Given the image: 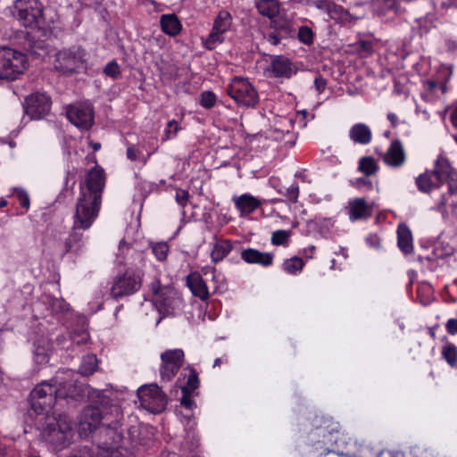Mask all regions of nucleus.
Segmentation results:
<instances>
[{
    "label": "nucleus",
    "instance_id": "obj_56",
    "mask_svg": "<svg viewBox=\"0 0 457 457\" xmlns=\"http://www.w3.org/2000/svg\"><path fill=\"white\" fill-rule=\"evenodd\" d=\"M127 157L130 161H136L137 160V151L135 150V148L133 146H129L127 148Z\"/></svg>",
    "mask_w": 457,
    "mask_h": 457
},
{
    "label": "nucleus",
    "instance_id": "obj_5",
    "mask_svg": "<svg viewBox=\"0 0 457 457\" xmlns=\"http://www.w3.org/2000/svg\"><path fill=\"white\" fill-rule=\"evenodd\" d=\"M110 405H114L111 400L103 396L97 405H89L83 409L79 417V430L83 435H87L96 430L100 424L110 420Z\"/></svg>",
    "mask_w": 457,
    "mask_h": 457
},
{
    "label": "nucleus",
    "instance_id": "obj_7",
    "mask_svg": "<svg viewBox=\"0 0 457 457\" xmlns=\"http://www.w3.org/2000/svg\"><path fill=\"white\" fill-rule=\"evenodd\" d=\"M11 12L24 27H36L44 23L43 4L39 0H15Z\"/></svg>",
    "mask_w": 457,
    "mask_h": 457
},
{
    "label": "nucleus",
    "instance_id": "obj_27",
    "mask_svg": "<svg viewBox=\"0 0 457 457\" xmlns=\"http://www.w3.org/2000/svg\"><path fill=\"white\" fill-rule=\"evenodd\" d=\"M432 172H425L416 179V185L420 191L429 193L434 187H439L441 184L432 181Z\"/></svg>",
    "mask_w": 457,
    "mask_h": 457
},
{
    "label": "nucleus",
    "instance_id": "obj_64",
    "mask_svg": "<svg viewBox=\"0 0 457 457\" xmlns=\"http://www.w3.org/2000/svg\"><path fill=\"white\" fill-rule=\"evenodd\" d=\"M125 245H127V243H126V241L124 239L120 241V248H121Z\"/></svg>",
    "mask_w": 457,
    "mask_h": 457
},
{
    "label": "nucleus",
    "instance_id": "obj_34",
    "mask_svg": "<svg viewBox=\"0 0 457 457\" xmlns=\"http://www.w3.org/2000/svg\"><path fill=\"white\" fill-rule=\"evenodd\" d=\"M283 267L286 271L294 274L303 269V262L301 258L293 257L291 259L286 260L284 262Z\"/></svg>",
    "mask_w": 457,
    "mask_h": 457
},
{
    "label": "nucleus",
    "instance_id": "obj_25",
    "mask_svg": "<svg viewBox=\"0 0 457 457\" xmlns=\"http://www.w3.org/2000/svg\"><path fill=\"white\" fill-rule=\"evenodd\" d=\"M256 8L259 13L269 19H274L279 12V4L277 0H258Z\"/></svg>",
    "mask_w": 457,
    "mask_h": 457
},
{
    "label": "nucleus",
    "instance_id": "obj_60",
    "mask_svg": "<svg viewBox=\"0 0 457 457\" xmlns=\"http://www.w3.org/2000/svg\"><path fill=\"white\" fill-rule=\"evenodd\" d=\"M91 146L94 149V151H98L101 148V144L97 143V142L96 143H92Z\"/></svg>",
    "mask_w": 457,
    "mask_h": 457
},
{
    "label": "nucleus",
    "instance_id": "obj_49",
    "mask_svg": "<svg viewBox=\"0 0 457 457\" xmlns=\"http://www.w3.org/2000/svg\"><path fill=\"white\" fill-rule=\"evenodd\" d=\"M17 198L23 208L28 209L29 207V198L26 191L20 189L16 191Z\"/></svg>",
    "mask_w": 457,
    "mask_h": 457
},
{
    "label": "nucleus",
    "instance_id": "obj_57",
    "mask_svg": "<svg viewBox=\"0 0 457 457\" xmlns=\"http://www.w3.org/2000/svg\"><path fill=\"white\" fill-rule=\"evenodd\" d=\"M387 119L390 120V122L392 123L393 127H396L397 125V117L395 113H388L387 114Z\"/></svg>",
    "mask_w": 457,
    "mask_h": 457
},
{
    "label": "nucleus",
    "instance_id": "obj_36",
    "mask_svg": "<svg viewBox=\"0 0 457 457\" xmlns=\"http://www.w3.org/2000/svg\"><path fill=\"white\" fill-rule=\"evenodd\" d=\"M444 358L446 360V361L451 365L454 366L457 362V347L453 345L449 344L448 345H445L443 348L442 351Z\"/></svg>",
    "mask_w": 457,
    "mask_h": 457
},
{
    "label": "nucleus",
    "instance_id": "obj_4",
    "mask_svg": "<svg viewBox=\"0 0 457 457\" xmlns=\"http://www.w3.org/2000/svg\"><path fill=\"white\" fill-rule=\"evenodd\" d=\"M42 437L54 447L63 448L72 437V426L66 415L46 416Z\"/></svg>",
    "mask_w": 457,
    "mask_h": 457
},
{
    "label": "nucleus",
    "instance_id": "obj_39",
    "mask_svg": "<svg viewBox=\"0 0 457 457\" xmlns=\"http://www.w3.org/2000/svg\"><path fill=\"white\" fill-rule=\"evenodd\" d=\"M104 73L113 79H119L121 75L120 66L115 61L106 64L104 69Z\"/></svg>",
    "mask_w": 457,
    "mask_h": 457
},
{
    "label": "nucleus",
    "instance_id": "obj_45",
    "mask_svg": "<svg viewBox=\"0 0 457 457\" xmlns=\"http://www.w3.org/2000/svg\"><path fill=\"white\" fill-rule=\"evenodd\" d=\"M289 232L286 230H277L272 234L271 242L275 245H280L286 243L289 237Z\"/></svg>",
    "mask_w": 457,
    "mask_h": 457
},
{
    "label": "nucleus",
    "instance_id": "obj_20",
    "mask_svg": "<svg viewBox=\"0 0 457 457\" xmlns=\"http://www.w3.org/2000/svg\"><path fill=\"white\" fill-rule=\"evenodd\" d=\"M241 258L248 263H257L269 266L272 263L273 255L270 253H262L256 249L249 248L241 253Z\"/></svg>",
    "mask_w": 457,
    "mask_h": 457
},
{
    "label": "nucleus",
    "instance_id": "obj_54",
    "mask_svg": "<svg viewBox=\"0 0 457 457\" xmlns=\"http://www.w3.org/2000/svg\"><path fill=\"white\" fill-rule=\"evenodd\" d=\"M359 48L361 52L370 54L373 49V44L371 41H361L359 43Z\"/></svg>",
    "mask_w": 457,
    "mask_h": 457
},
{
    "label": "nucleus",
    "instance_id": "obj_16",
    "mask_svg": "<svg viewBox=\"0 0 457 457\" xmlns=\"http://www.w3.org/2000/svg\"><path fill=\"white\" fill-rule=\"evenodd\" d=\"M439 184L449 182V191L452 194L457 192V172L451 166L450 162L444 156H439L436 161L435 169L432 171Z\"/></svg>",
    "mask_w": 457,
    "mask_h": 457
},
{
    "label": "nucleus",
    "instance_id": "obj_46",
    "mask_svg": "<svg viewBox=\"0 0 457 457\" xmlns=\"http://www.w3.org/2000/svg\"><path fill=\"white\" fill-rule=\"evenodd\" d=\"M180 127L175 120H172L168 122V128L165 130V140L171 138L176 136Z\"/></svg>",
    "mask_w": 457,
    "mask_h": 457
},
{
    "label": "nucleus",
    "instance_id": "obj_37",
    "mask_svg": "<svg viewBox=\"0 0 457 457\" xmlns=\"http://www.w3.org/2000/svg\"><path fill=\"white\" fill-rule=\"evenodd\" d=\"M223 32L215 31L214 28H212L211 33L204 42V46L209 50H212L215 47L216 44L221 43L223 41Z\"/></svg>",
    "mask_w": 457,
    "mask_h": 457
},
{
    "label": "nucleus",
    "instance_id": "obj_51",
    "mask_svg": "<svg viewBox=\"0 0 457 457\" xmlns=\"http://www.w3.org/2000/svg\"><path fill=\"white\" fill-rule=\"evenodd\" d=\"M191 395H192V393H188V394L182 393L180 403L183 407H185L187 409H192L195 405V402L193 401Z\"/></svg>",
    "mask_w": 457,
    "mask_h": 457
},
{
    "label": "nucleus",
    "instance_id": "obj_55",
    "mask_svg": "<svg viewBox=\"0 0 457 457\" xmlns=\"http://www.w3.org/2000/svg\"><path fill=\"white\" fill-rule=\"evenodd\" d=\"M282 37H286V36L282 35V34H279L278 32H274V33H271L269 35L268 37V41L276 46L278 45L279 42H280V39Z\"/></svg>",
    "mask_w": 457,
    "mask_h": 457
},
{
    "label": "nucleus",
    "instance_id": "obj_2",
    "mask_svg": "<svg viewBox=\"0 0 457 457\" xmlns=\"http://www.w3.org/2000/svg\"><path fill=\"white\" fill-rule=\"evenodd\" d=\"M88 393V387L73 380L64 382L53 378L43 381L30 393L31 408L37 414L48 412L55 404L57 398H71L80 401Z\"/></svg>",
    "mask_w": 457,
    "mask_h": 457
},
{
    "label": "nucleus",
    "instance_id": "obj_1",
    "mask_svg": "<svg viewBox=\"0 0 457 457\" xmlns=\"http://www.w3.org/2000/svg\"><path fill=\"white\" fill-rule=\"evenodd\" d=\"M104 186V170L99 166H95L79 184V197L73 217L74 229L86 230L92 226L101 208Z\"/></svg>",
    "mask_w": 457,
    "mask_h": 457
},
{
    "label": "nucleus",
    "instance_id": "obj_26",
    "mask_svg": "<svg viewBox=\"0 0 457 457\" xmlns=\"http://www.w3.org/2000/svg\"><path fill=\"white\" fill-rule=\"evenodd\" d=\"M78 229L72 228V232L66 238L64 242V253H78L83 245L82 238L83 234L79 233Z\"/></svg>",
    "mask_w": 457,
    "mask_h": 457
},
{
    "label": "nucleus",
    "instance_id": "obj_8",
    "mask_svg": "<svg viewBox=\"0 0 457 457\" xmlns=\"http://www.w3.org/2000/svg\"><path fill=\"white\" fill-rule=\"evenodd\" d=\"M141 286V275L132 270H127L114 277L110 294L112 298L118 300L135 294Z\"/></svg>",
    "mask_w": 457,
    "mask_h": 457
},
{
    "label": "nucleus",
    "instance_id": "obj_43",
    "mask_svg": "<svg viewBox=\"0 0 457 457\" xmlns=\"http://www.w3.org/2000/svg\"><path fill=\"white\" fill-rule=\"evenodd\" d=\"M216 102L215 95L211 91H205L201 94L200 103L205 108H212Z\"/></svg>",
    "mask_w": 457,
    "mask_h": 457
},
{
    "label": "nucleus",
    "instance_id": "obj_31",
    "mask_svg": "<svg viewBox=\"0 0 457 457\" xmlns=\"http://www.w3.org/2000/svg\"><path fill=\"white\" fill-rule=\"evenodd\" d=\"M231 25V15L227 11H220L216 17L213 27L215 31L225 33L228 31Z\"/></svg>",
    "mask_w": 457,
    "mask_h": 457
},
{
    "label": "nucleus",
    "instance_id": "obj_23",
    "mask_svg": "<svg viewBox=\"0 0 457 457\" xmlns=\"http://www.w3.org/2000/svg\"><path fill=\"white\" fill-rule=\"evenodd\" d=\"M350 219L353 220L370 216V211L363 198H356L349 203Z\"/></svg>",
    "mask_w": 457,
    "mask_h": 457
},
{
    "label": "nucleus",
    "instance_id": "obj_22",
    "mask_svg": "<svg viewBox=\"0 0 457 457\" xmlns=\"http://www.w3.org/2000/svg\"><path fill=\"white\" fill-rule=\"evenodd\" d=\"M349 137L354 143L367 145L371 140V131L367 125L358 123L351 128Z\"/></svg>",
    "mask_w": 457,
    "mask_h": 457
},
{
    "label": "nucleus",
    "instance_id": "obj_50",
    "mask_svg": "<svg viewBox=\"0 0 457 457\" xmlns=\"http://www.w3.org/2000/svg\"><path fill=\"white\" fill-rule=\"evenodd\" d=\"M189 194L186 190L178 189L176 192V201L177 203L181 205L185 206L188 201Z\"/></svg>",
    "mask_w": 457,
    "mask_h": 457
},
{
    "label": "nucleus",
    "instance_id": "obj_29",
    "mask_svg": "<svg viewBox=\"0 0 457 457\" xmlns=\"http://www.w3.org/2000/svg\"><path fill=\"white\" fill-rule=\"evenodd\" d=\"M259 201L251 195H242L237 202V207L244 213H250L259 207Z\"/></svg>",
    "mask_w": 457,
    "mask_h": 457
},
{
    "label": "nucleus",
    "instance_id": "obj_48",
    "mask_svg": "<svg viewBox=\"0 0 457 457\" xmlns=\"http://www.w3.org/2000/svg\"><path fill=\"white\" fill-rule=\"evenodd\" d=\"M298 195H299V187L297 185H293L287 189L286 196L292 203H295L297 201Z\"/></svg>",
    "mask_w": 457,
    "mask_h": 457
},
{
    "label": "nucleus",
    "instance_id": "obj_32",
    "mask_svg": "<svg viewBox=\"0 0 457 457\" xmlns=\"http://www.w3.org/2000/svg\"><path fill=\"white\" fill-rule=\"evenodd\" d=\"M199 386L198 374L194 369H189V375L186 385L181 386L182 393H193Z\"/></svg>",
    "mask_w": 457,
    "mask_h": 457
},
{
    "label": "nucleus",
    "instance_id": "obj_6",
    "mask_svg": "<svg viewBox=\"0 0 457 457\" xmlns=\"http://www.w3.org/2000/svg\"><path fill=\"white\" fill-rule=\"evenodd\" d=\"M27 69V56L16 49L0 47V79L14 80Z\"/></svg>",
    "mask_w": 457,
    "mask_h": 457
},
{
    "label": "nucleus",
    "instance_id": "obj_35",
    "mask_svg": "<svg viewBox=\"0 0 457 457\" xmlns=\"http://www.w3.org/2000/svg\"><path fill=\"white\" fill-rule=\"evenodd\" d=\"M271 26L276 29V32H278L279 34H282L286 37L289 36L292 32L290 23L287 21L272 19Z\"/></svg>",
    "mask_w": 457,
    "mask_h": 457
},
{
    "label": "nucleus",
    "instance_id": "obj_13",
    "mask_svg": "<svg viewBox=\"0 0 457 457\" xmlns=\"http://www.w3.org/2000/svg\"><path fill=\"white\" fill-rule=\"evenodd\" d=\"M184 352L181 349L166 350L161 354L160 376L162 381H170L184 362Z\"/></svg>",
    "mask_w": 457,
    "mask_h": 457
},
{
    "label": "nucleus",
    "instance_id": "obj_14",
    "mask_svg": "<svg viewBox=\"0 0 457 457\" xmlns=\"http://www.w3.org/2000/svg\"><path fill=\"white\" fill-rule=\"evenodd\" d=\"M51 109V99L44 93H35L27 96L24 103L25 113L31 120L41 119L46 116Z\"/></svg>",
    "mask_w": 457,
    "mask_h": 457
},
{
    "label": "nucleus",
    "instance_id": "obj_59",
    "mask_svg": "<svg viewBox=\"0 0 457 457\" xmlns=\"http://www.w3.org/2000/svg\"><path fill=\"white\" fill-rule=\"evenodd\" d=\"M428 86L429 90H434L436 88L437 84H436V82L430 80V81H428Z\"/></svg>",
    "mask_w": 457,
    "mask_h": 457
},
{
    "label": "nucleus",
    "instance_id": "obj_17",
    "mask_svg": "<svg viewBox=\"0 0 457 457\" xmlns=\"http://www.w3.org/2000/svg\"><path fill=\"white\" fill-rule=\"evenodd\" d=\"M270 71L276 78H290L295 73L292 62L282 55L272 58Z\"/></svg>",
    "mask_w": 457,
    "mask_h": 457
},
{
    "label": "nucleus",
    "instance_id": "obj_18",
    "mask_svg": "<svg viewBox=\"0 0 457 457\" xmlns=\"http://www.w3.org/2000/svg\"><path fill=\"white\" fill-rule=\"evenodd\" d=\"M384 161L390 166L399 167L405 161V153L399 140H394L384 155Z\"/></svg>",
    "mask_w": 457,
    "mask_h": 457
},
{
    "label": "nucleus",
    "instance_id": "obj_58",
    "mask_svg": "<svg viewBox=\"0 0 457 457\" xmlns=\"http://www.w3.org/2000/svg\"><path fill=\"white\" fill-rule=\"evenodd\" d=\"M451 120L453 127L457 128V108L452 112Z\"/></svg>",
    "mask_w": 457,
    "mask_h": 457
},
{
    "label": "nucleus",
    "instance_id": "obj_42",
    "mask_svg": "<svg viewBox=\"0 0 457 457\" xmlns=\"http://www.w3.org/2000/svg\"><path fill=\"white\" fill-rule=\"evenodd\" d=\"M29 53L35 56H42L46 53L45 49V44L42 41H34L29 43Z\"/></svg>",
    "mask_w": 457,
    "mask_h": 457
},
{
    "label": "nucleus",
    "instance_id": "obj_44",
    "mask_svg": "<svg viewBox=\"0 0 457 457\" xmlns=\"http://www.w3.org/2000/svg\"><path fill=\"white\" fill-rule=\"evenodd\" d=\"M53 312L66 313L70 311V305L63 299H54L51 303Z\"/></svg>",
    "mask_w": 457,
    "mask_h": 457
},
{
    "label": "nucleus",
    "instance_id": "obj_63",
    "mask_svg": "<svg viewBox=\"0 0 457 457\" xmlns=\"http://www.w3.org/2000/svg\"><path fill=\"white\" fill-rule=\"evenodd\" d=\"M6 204H7V202H6L5 200H2V201L0 202V208H2V207H4V206H5Z\"/></svg>",
    "mask_w": 457,
    "mask_h": 457
},
{
    "label": "nucleus",
    "instance_id": "obj_24",
    "mask_svg": "<svg viewBox=\"0 0 457 457\" xmlns=\"http://www.w3.org/2000/svg\"><path fill=\"white\" fill-rule=\"evenodd\" d=\"M398 246L404 253L413 250L411 232L404 224H400L397 229Z\"/></svg>",
    "mask_w": 457,
    "mask_h": 457
},
{
    "label": "nucleus",
    "instance_id": "obj_15",
    "mask_svg": "<svg viewBox=\"0 0 457 457\" xmlns=\"http://www.w3.org/2000/svg\"><path fill=\"white\" fill-rule=\"evenodd\" d=\"M66 115L76 127L88 129L94 123V112L90 105L77 104L67 107Z\"/></svg>",
    "mask_w": 457,
    "mask_h": 457
},
{
    "label": "nucleus",
    "instance_id": "obj_3",
    "mask_svg": "<svg viewBox=\"0 0 457 457\" xmlns=\"http://www.w3.org/2000/svg\"><path fill=\"white\" fill-rule=\"evenodd\" d=\"M110 420L103 423V428L100 432L104 437V441L102 442V448L110 452L112 455L115 454L118 457V454H121L120 449H128L129 440L124 436V430L121 428L120 422L122 413L118 405H110Z\"/></svg>",
    "mask_w": 457,
    "mask_h": 457
},
{
    "label": "nucleus",
    "instance_id": "obj_19",
    "mask_svg": "<svg viewBox=\"0 0 457 457\" xmlns=\"http://www.w3.org/2000/svg\"><path fill=\"white\" fill-rule=\"evenodd\" d=\"M187 283L195 296L201 300H206L209 297L208 287L200 274L192 273L188 275Z\"/></svg>",
    "mask_w": 457,
    "mask_h": 457
},
{
    "label": "nucleus",
    "instance_id": "obj_10",
    "mask_svg": "<svg viewBox=\"0 0 457 457\" xmlns=\"http://www.w3.org/2000/svg\"><path fill=\"white\" fill-rule=\"evenodd\" d=\"M228 94L237 103L253 107L259 100L258 93L253 86L241 77H235L227 88Z\"/></svg>",
    "mask_w": 457,
    "mask_h": 457
},
{
    "label": "nucleus",
    "instance_id": "obj_28",
    "mask_svg": "<svg viewBox=\"0 0 457 457\" xmlns=\"http://www.w3.org/2000/svg\"><path fill=\"white\" fill-rule=\"evenodd\" d=\"M231 249L232 245L228 240L216 243L211 253V257L214 262H218L224 259L229 253Z\"/></svg>",
    "mask_w": 457,
    "mask_h": 457
},
{
    "label": "nucleus",
    "instance_id": "obj_21",
    "mask_svg": "<svg viewBox=\"0 0 457 457\" xmlns=\"http://www.w3.org/2000/svg\"><path fill=\"white\" fill-rule=\"evenodd\" d=\"M160 24L162 31L172 37L179 35L182 29L179 18L174 13L162 15Z\"/></svg>",
    "mask_w": 457,
    "mask_h": 457
},
{
    "label": "nucleus",
    "instance_id": "obj_30",
    "mask_svg": "<svg viewBox=\"0 0 457 457\" xmlns=\"http://www.w3.org/2000/svg\"><path fill=\"white\" fill-rule=\"evenodd\" d=\"M97 368V359L94 354L86 355L79 368V372L85 376L92 375Z\"/></svg>",
    "mask_w": 457,
    "mask_h": 457
},
{
    "label": "nucleus",
    "instance_id": "obj_62",
    "mask_svg": "<svg viewBox=\"0 0 457 457\" xmlns=\"http://www.w3.org/2000/svg\"><path fill=\"white\" fill-rule=\"evenodd\" d=\"M65 340L64 337H58L57 341L59 345H62V342Z\"/></svg>",
    "mask_w": 457,
    "mask_h": 457
},
{
    "label": "nucleus",
    "instance_id": "obj_38",
    "mask_svg": "<svg viewBox=\"0 0 457 457\" xmlns=\"http://www.w3.org/2000/svg\"><path fill=\"white\" fill-rule=\"evenodd\" d=\"M35 361L38 364L46 363L49 360V350L45 346L37 345L34 350Z\"/></svg>",
    "mask_w": 457,
    "mask_h": 457
},
{
    "label": "nucleus",
    "instance_id": "obj_12",
    "mask_svg": "<svg viewBox=\"0 0 457 457\" xmlns=\"http://www.w3.org/2000/svg\"><path fill=\"white\" fill-rule=\"evenodd\" d=\"M150 289L154 295V303L158 311L164 315L174 312L176 304V292L170 286H162L158 278L154 279Z\"/></svg>",
    "mask_w": 457,
    "mask_h": 457
},
{
    "label": "nucleus",
    "instance_id": "obj_9",
    "mask_svg": "<svg viewBox=\"0 0 457 457\" xmlns=\"http://www.w3.org/2000/svg\"><path fill=\"white\" fill-rule=\"evenodd\" d=\"M137 396L143 408L153 413L162 412L168 403L166 395L156 384L142 386Z\"/></svg>",
    "mask_w": 457,
    "mask_h": 457
},
{
    "label": "nucleus",
    "instance_id": "obj_33",
    "mask_svg": "<svg viewBox=\"0 0 457 457\" xmlns=\"http://www.w3.org/2000/svg\"><path fill=\"white\" fill-rule=\"evenodd\" d=\"M359 170L367 176L376 173L378 167L373 158L363 157L359 162Z\"/></svg>",
    "mask_w": 457,
    "mask_h": 457
},
{
    "label": "nucleus",
    "instance_id": "obj_61",
    "mask_svg": "<svg viewBox=\"0 0 457 457\" xmlns=\"http://www.w3.org/2000/svg\"><path fill=\"white\" fill-rule=\"evenodd\" d=\"M429 335L433 339L436 338V333L433 328H429Z\"/></svg>",
    "mask_w": 457,
    "mask_h": 457
},
{
    "label": "nucleus",
    "instance_id": "obj_53",
    "mask_svg": "<svg viewBox=\"0 0 457 457\" xmlns=\"http://www.w3.org/2000/svg\"><path fill=\"white\" fill-rule=\"evenodd\" d=\"M327 85V81L325 79H323L321 76H319L314 80V86L318 92H322Z\"/></svg>",
    "mask_w": 457,
    "mask_h": 457
},
{
    "label": "nucleus",
    "instance_id": "obj_47",
    "mask_svg": "<svg viewBox=\"0 0 457 457\" xmlns=\"http://www.w3.org/2000/svg\"><path fill=\"white\" fill-rule=\"evenodd\" d=\"M71 339L77 345H84L88 341L89 336L85 331H81L79 333L74 332L71 335Z\"/></svg>",
    "mask_w": 457,
    "mask_h": 457
},
{
    "label": "nucleus",
    "instance_id": "obj_11",
    "mask_svg": "<svg viewBox=\"0 0 457 457\" xmlns=\"http://www.w3.org/2000/svg\"><path fill=\"white\" fill-rule=\"evenodd\" d=\"M85 62V52L79 46L60 50L55 54L54 68L62 73H73Z\"/></svg>",
    "mask_w": 457,
    "mask_h": 457
},
{
    "label": "nucleus",
    "instance_id": "obj_40",
    "mask_svg": "<svg viewBox=\"0 0 457 457\" xmlns=\"http://www.w3.org/2000/svg\"><path fill=\"white\" fill-rule=\"evenodd\" d=\"M152 251L159 261H164L167 258L169 246L166 243H156L153 245Z\"/></svg>",
    "mask_w": 457,
    "mask_h": 457
},
{
    "label": "nucleus",
    "instance_id": "obj_41",
    "mask_svg": "<svg viewBox=\"0 0 457 457\" xmlns=\"http://www.w3.org/2000/svg\"><path fill=\"white\" fill-rule=\"evenodd\" d=\"M298 38L302 43L311 45L313 42V32L309 27L303 26L299 29Z\"/></svg>",
    "mask_w": 457,
    "mask_h": 457
},
{
    "label": "nucleus",
    "instance_id": "obj_52",
    "mask_svg": "<svg viewBox=\"0 0 457 457\" xmlns=\"http://www.w3.org/2000/svg\"><path fill=\"white\" fill-rule=\"evenodd\" d=\"M445 328H446V331L450 335L457 334V320L456 319L448 320L445 324Z\"/></svg>",
    "mask_w": 457,
    "mask_h": 457
}]
</instances>
